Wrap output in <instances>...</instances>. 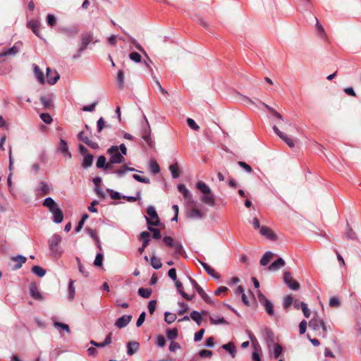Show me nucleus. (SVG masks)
<instances>
[{
	"mask_svg": "<svg viewBox=\"0 0 361 361\" xmlns=\"http://www.w3.org/2000/svg\"><path fill=\"white\" fill-rule=\"evenodd\" d=\"M40 118L47 124H50L53 121L51 116L48 113H42Z\"/></svg>",
	"mask_w": 361,
	"mask_h": 361,
	"instance_id": "61",
	"label": "nucleus"
},
{
	"mask_svg": "<svg viewBox=\"0 0 361 361\" xmlns=\"http://www.w3.org/2000/svg\"><path fill=\"white\" fill-rule=\"evenodd\" d=\"M152 293V289L147 288H140L137 290L138 295L144 298H149L151 296Z\"/></svg>",
	"mask_w": 361,
	"mask_h": 361,
	"instance_id": "39",
	"label": "nucleus"
},
{
	"mask_svg": "<svg viewBox=\"0 0 361 361\" xmlns=\"http://www.w3.org/2000/svg\"><path fill=\"white\" fill-rule=\"evenodd\" d=\"M285 264V261L281 257H279L268 267V269L269 271H276L284 267Z\"/></svg>",
	"mask_w": 361,
	"mask_h": 361,
	"instance_id": "25",
	"label": "nucleus"
},
{
	"mask_svg": "<svg viewBox=\"0 0 361 361\" xmlns=\"http://www.w3.org/2000/svg\"><path fill=\"white\" fill-rule=\"evenodd\" d=\"M329 305L331 307H338L341 305V302L338 298L332 297L329 299Z\"/></svg>",
	"mask_w": 361,
	"mask_h": 361,
	"instance_id": "58",
	"label": "nucleus"
},
{
	"mask_svg": "<svg viewBox=\"0 0 361 361\" xmlns=\"http://www.w3.org/2000/svg\"><path fill=\"white\" fill-rule=\"evenodd\" d=\"M260 104L263 105L274 117L277 118L279 120L283 119L282 115L277 112L274 108L269 106V105L262 102H260Z\"/></svg>",
	"mask_w": 361,
	"mask_h": 361,
	"instance_id": "38",
	"label": "nucleus"
},
{
	"mask_svg": "<svg viewBox=\"0 0 361 361\" xmlns=\"http://www.w3.org/2000/svg\"><path fill=\"white\" fill-rule=\"evenodd\" d=\"M132 316L131 315H123L119 317L115 322V326L118 329H122L126 327L131 321Z\"/></svg>",
	"mask_w": 361,
	"mask_h": 361,
	"instance_id": "18",
	"label": "nucleus"
},
{
	"mask_svg": "<svg viewBox=\"0 0 361 361\" xmlns=\"http://www.w3.org/2000/svg\"><path fill=\"white\" fill-rule=\"evenodd\" d=\"M34 73H35V75L36 78H37L38 81L41 84H44V73L40 70L39 66H37L36 64H34Z\"/></svg>",
	"mask_w": 361,
	"mask_h": 361,
	"instance_id": "35",
	"label": "nucleus"
},
{
	"mask_svg": "<svg viewBox=\"0 0 361 361\" xmlns=\"http://www.w3.org/2000/svg\"><path fill=\"white\" fill-rule=\"evenodd\" d=\"M42 205L47 207L49 212H51L58 207L57 204L51 197H47L44 200Z\"/></svg>",
	"mask_w": 361,
	"mask_h": 361,
	"instance_id": "29",
	"label": "nucleus"
},
{
	"mask_svg": "<svg viewBox=\"0 0 361 361\" xmlns=\"http://www.w3.org/2000/svg\"><path fill=\"white\" fill-rule=\"evenodd\" d=\"M30 295L36 300H42L44 297L38 289L37 284L32 282L29 286Z\"/></svg>",
	"mask_w": 361,
	"mask_h": 361,
	"instance_id": "11",
	"label": "nucleus"
},
{
	"mask_svg": "<svg viewBox=\"0 0 361 361\" xmlns=\"http://www.w3.org/2000/svg\"><path fill=\"white\" fill-rule=\"evenodd\" d=\"M53 214V221L56 224H60L63 221V214L62 210L57 207L54 210L50 212Z\"/></svg>",
	"mask_w": 361,
	"mask_h": 361,
	"instance_id": "22",
	"label": "nucleus"
},
{
	"mask_svg": "<svg viewBox=\"0 0 361 361\" xmlns=\"http://www.w3.org/2000/svg\"><path fill=\"white\" fill-rule=\"evenodd\" d=\"M108 128L109 127V125L106 124V122L104 119L101 117L99 118V120L97 122V130L98 133H100L102 130L104 129V128Z\"/></svg>",
	"mask_w": 361,
	"mask_h": 361,
	"instance_id": "49",
	"label": "nucleus"
},
{
	"mask_svg": "<svg viewBox=\"0 0 361 361\" xmlns=\"http://www.w3.org/2000/svg\"><path fill=\"white\" fill-rule=\"evenodd\" d=\"M178 190L180 192L183 194V198L187 200L188 202H191L192 204H195V201L192 200V195L190 192L189 190H188L185 185L183 184H178Z\"/></svg>",
	"mask_w": 361,
	"mask_h": 361,
	"instance_id": "13",
	"label": "nucleus"
},
{
	"mask_svg": "<svg viewBox=\"0 0 361 361\" xmlns=\"http://www.w3.org/2000/svg\"><path fill=\"white\" fill-rule=\"evenodd\" d=\"M23 47V43L20 41L16 42L13 46L8 49H6L0 53V57L7 56H15L18 54Z\"/></svg>",
	"mask_w": 361,
	"mask_h": 361,
	"instance_id": "10",
	"label": "nucleus"
},
{
	"mask_svg": "<svg viewBox=\"0 0 361 361\" xmlns=\"http://www.w3.org/2000/svg\"><path fill=\"white\" fill-rule=\"evenodd\" d=\"M145 123L142 125L140 135L146 144L150 147H154V141L151 137V128L147 118L145 116Z\"/></svg>",
	"mask_w": 361,
	"mask_h": 361,
	"instance_id": "4",
	"label": "nucleus"
},
{
	"mask_svg": "<svg viewBox=\"0 0 361 361\" xmlns=\"http://www.w3.org/2000/svg\"><path fill=\"white\" fill-rule=\"evenodd\" d=\"M189 280L192 286L194 287V288L195 289V290L197 292V293L205 302L209 305L214 304V302L211 299V298L205 293L203 288L197 283V281L195 279H193L191 277H189Z\"/></svg>",
	"mask_w": 361,
	"mask_h": 361,
	"instance_id": "8",
	"label": "nucleus"
},
{
	"mask_svg": "<svg viewBox=\"0 0 361 361\" xmlns=\"http://www.w3.org/2000/svg\"><path fill=\"white\" fill-rule=\"evenodd\" d=\"M106 157L104 155H101L98 157L96 166L98 169H104L106 164Z\"/></svg>",
	"mask_w": 361,
	"mask_h": 361,
	"instance_id": "54",
	"label": "nucleus"
},
{
	"mask_svg": "<svg viewBox=\"0 0 361 361\" xmlns=\"http://www.w3.org/2000/svg\"><path fill=\"white\" fill-rule=\"evenodd\" d=\"M38 190L41 192L42 195H47L50 192L49 185L45 182H40Z\"/></svg>",
	"mask_w": 361,
	"mask_h": 361,
	"instance_id": "44",
	"label": "nucleus"
},
{
	"mask_svg": "<svg viewBox=\"0 0 361 361\" xmlns=\"http://www.w3.org/2000/svg\"><path fill=\"white\" fill-rule=\"evenodd\" d=\"M60 76L57 72L52 71L50 68H47V80L48 84L53 85L59 79Z\"/></svg>",
	"mask_w": 361,
	"mask_h": 361,
	"instance_id": "17",
	"label": "nucleus"
},
{
	"mask_svg": "<svg viewBox=\"0 0 361 361\" xmlns=\"http://www.w3.org/2000/svg\"><path fill=\"white\" fill-rule=\"evenodd\" d=\"M27 27H29L35 35H36L38 37L42 38L40 35V23L37 20H30L27 23Z\"/></svg>",
	"mask_w": 361,
	"mask_h": 361,
	"instance_id": "16",
	"label": "nucleus"
},
{
	"mask_svg": "<svg viewBox=\"0 0 361 361\" xmlns=\"http://www.w3.org/2000/svg\"><path fill=\"white\" fill-rule=\"evenodd\" d=\"M209 321L210 324L213 325H228L229 324L223 317L219 316H216V317H209Z\"/></svg>",
	"mask_w": 361,
	"mask_h": 361,
	"instance_id": "31",
	"label": "nucleus"
},
{
	"mask_svg": "<svg viewBox=\"0 0 361 361\" xmlns=\"http://www.w3.org/2000/svg\"><path fill=\"white\" fill-rule=\"evenodd\" d=\"M129 58L131 61L135 62V63H140L142 60L141 55L136 51H133L129 54Z\"/></svg>",
	"mask_w": 361,
	"mask_h": 361,
	"instance_id": "53",
	"label": "nucleus"
},
{
	"mask_svg": "<svg viewBox=\"0 0 361 361\" xmlns=\"http://www.w3.org/2000/svg\"><path fill=\"white\" fill-rule=\"evenodd\" d=\"M222 348L226 350L234 358L236 355V348L233 343L229 342L222 345Z\"/></svg>",
	"mask_w": 361,
	"mask_h": 361,
	"instance_id": "28",
	"label": "nucleus"
},
{
	"mask_svg": "<svg viewBox=\"0 0 361 361\" xmlns=\"http://www.w3.org/2000/svg\"><path fill=\"white\" fill-rule=\"evenodd\" d=\"M274 253L270 251L266 252L261 258L259 263L262 266H266L274 257Z\"/></svg>",
	"mask_w": 361,
	"mask_h": 361,
	"instance_id": "34",
	"label": "nucleus"
},
{
	"mask_svg": "<svg viewBox=\"0 0 361 361\" xmlns=\"http://www.w3.org/2000/svg\"><path fill=\"white\" fill-rule=\"evenodd\" d=\"M200 262L208 275L216 279H219L220 278V274L216 272L215 270L213 268H212L208 264L202 261H200Z\"/></svg>",
	"mask_w": 361,
	"mask_h": 361,
	"instance_id": "21",
	"label": "nucleus"
},
{
	"mask_svg": "<svg viewBox=\"0 0 361 361\" xmlns=\"http://www.w3.org/2000/svg\"><path fill=\"white\" fill-rule=\"evenodd\" d=\"M323 322L324 320L319 319V317H313L309 322V326L314 331H318L321 329V326L323 324Z\"/></svg>",
	"mask_w": 361,
	"mask_h": 361,
	"instance_id": "24",
	"label": "nucleus"
},
{
	"mask_svg": "<svg viewBox=\"0 0 361 361\" xmlns=\"http://www.w3.org/2000/svg\"><path fill=\"white\" fill-rule=\"evenodd\" d=\"M40 102L45 109H50L53 106V100L49 97L42 96Z\"/></svg>",
	"mask_w": 361,
	"mask_h": 361,
	"instance_id": "33",
	"label": "nucleus"
},
{
	"mask_svg": "<svg viewBox=\"0 0 361 361\" xmlns=\"http://www.w3.org/2000/svg\"><path fill=\"white\" fill-rule=\"evenodd\" d=\"M47 23L50 27H54L56 24V18L53 14H48L47 16Z\"/></svg>",
	"mask_w": 361,
	"mask_h": 361,
	"instance_id": "59",
	"label": "nucleus"
},
{
	"mask_svg": "<svg viewBox=\"0 0 361 361\" xmlns=\"http://www.w3.org/2000/svg\"><path fill=\"white\" fill-rule=\"evenodd\" d=\"M153 226H148V230L152 233V237L154 239H160L161 237L160 231Z\"/></svg>",
	"mask_w": 361,
	"mask_h": 361,
	"instance_id": "52",
	"label": "nucleus"
},
{
	"mask_svg": "<svg viewBox=\"0 0 361 361\" xmlns=\"http://www.w3.org/2000/svg\"><path fill=\"white\" fill-rule=\"evenodd\" d=\"M283 347L279 343H275L273 349V354L275 358H278L282 353Z\"/></svg>",
	"mask_w": 361,
	"mask_h": 361,
	"instance_id": "50",
	"label": "nucleus"
},
{
	"mask_svg": "<svg viewBox=\"0 0 361 361\" xmlns=\"http://www.w3.org/2000/svg\"><path fill=\"white\" fill-rule=\"evenodd\" d=\"M147 214L149 216H145L147 226H159L160 220L158 214L153 206H149L147 209Z\"/></svg>",
	"mask_w": 361,
	"mask_h": 361,
	"instance_id": "6",
	"label": "nucleus"
},
{
	"mask_svg": "<svg viewBox=\"0 0 361 361\" xmlns=\"http://www.w3.org/2000/svg\"><path fill=\"white\" fill-rule=\"evenodd\" d=\"M61 242V237L57 233L52 235L48 240L49 250H51L52 255L56 258L61 257L63 252V249L60 247Z\"/></svg>",
	"mask_w": 361,
	"mask_h": 361,
	"instance_id": "2",
	"label": "nucleus"
},
{
	"mask_svg": "<svg viewBox=\"0 0 361 361\" xmlns=\"http://www.w3.org/2000/svg\"><path fill=\"white\" fill-rule=\"evenodd\" d=\"M73 283H74V281L71 279L69 281V284H68V299L70 300H73L74 299V297H75V287L73 286Z\"/></svg>",
	"mask_w": 361,
	"mask_h": 361,
	"instance_id": "47",
	"label": "nucleus"
},
{
	"mask_svg": "<svg viewBox=\"0 0 361 361\" xmlns=\"http://www.w3.org/2000/svg\"><path fill=\"white\" fill-rule=\"evenodd\" d=\"M259 233L264 236L268 240L275 241L277 239L276 235L273 232V231L266 226H261L259 229Z\"/></svg>",
	"mask_w": 361,
	"mask_h": 361,
	"instance_id": "12",
	"label": "nucleus"
},
{
	"mask_svg": "<svg viewBox=\"0 0 361 361\" xmlns=\"http://www.w3.org/2000/svg\"><path fill=\"white\" fill-rule=\"evenodd\" d=\"M150 264L155 269H159L162 267L161 259L155 256L151 257Z\"/></svg>",
	"mask_w": 361,
	"mask_h": 361,
	"instance_id": "43",
	"label": "nucleus"
},
{
	"mask_svg": "<svg viewBox=\"0 0 361 361\" xmlns=\"http://www.w3.org/2000/svg\"><path fill=\"white\" fill-rule=\"evenodd\" d=\"M187 216L191 219H201L204 216V214L197 208L193 207L188 210Z\"/></svg>",
	"mask_w": 361,
	"mask_h": 361,
	"instance_id": "20",
	"label": "nucleus"
},
{
	"mask_svg": "<svg viewBox=\"0 0 361 361\" xmlns=\"http://www.w3.org/2000/svg\"><path fill=\"white\" fill-rule=\"evenodd\" d=\"M172 247L174 248L173 257L175 258H178L180 256H182V257L185 256V251L180 242L176 241L173 245V247Z\"/></svg>",
	"mask_w": 361,
	"mask_h": 361,
	"instance_id": "19",
	"label": "nucleus"
},
{
	"mask_svg": "<svg viewBox=\"0 0 361 361\" xmlns=\"http://www.w3.org/2000/svg\"><path fill=\"white\" fill-rule=\"evenodd\" d=\"M139 349V343L135 341L128 342L127 344V353L128 355H133Z\"/></svg>",
	"mask_w": 361,
	"mask_h": 361,
	"instance_id": "30",
	"label": "nucleus"
},
{
	"mask_svg": "<svg viewBox=\"0 0 361 361\" xmlns=\"http://www.w3.org/2000/svg\"><path fill=\"white\" fill-rule=\"evenodd\" d=\"M190 317L195 321L198 326H200L202 322V317L201 314L196 311L193 310L190 312Z\"/></svg>",
	"mask_w": 361,
	"mask_h": 361,
	"instance_id": "36",
	"label": "nucleus"
},
{
	"mask_svg": "<svg viewBox=\"0 0 361 361\" xmlns=\"http://www.w3.org/2000/svg\"><path fill=\"white\" fill-rule=\"evenodd\" d=\"M106 192L109 194L110 197L112 200H117L122 198V196L120 192L114 191L112 189H106Z\"/></svg>",
	"mask_w": 361,
	"mask_h": 361,
	"instance_id": "56",
	"label": "nucleus"
},
{
	"mask_svg": "<svg viewBox=\"0 0 361 361\" xmlns=\"http://www.w3.org/2000/svg\"><path fill=\"white\" fill-rule=\"evenodd\" d=\"M78 25H73L70 27H65L61 29V32L68 37H72L78 35L79 32Z\"/></svg>",
	"mask_w": 361,
	"mask_h": 361,
	"instance_id": "15",
	"label": "nucleus"
},
{
	"mask_svg": "<svg viewBox=\"0 0 361 361\" xmlns=\"http://www.w3.org/2000/svg\"><path fill=\"white\" fill-rule=\"evenodd\" d=\"M196 188L203 194L201 201L210 207H214L216 203L215 199L209 187L204 182L199 180L196 183Z\"/></svg>",
	"mask_w": 361,
	"mask_h": 361,
	"instance_id": "1",
	"label": "nucleus"
},
{
	"mask_svg": "<svg viewBox=\"0 0 361 361\" xmlns=\"http://www.w3.org/2000/svg\"><path fill=\"white\" fill-rule=\"evenodd\" d=\"M163 243H164V245L170 247H173V245L175 243L176 241H174V240L173 239L172 237L171 236H164L163 238Z\"/></svg>",
	"mask_w": 361,
	"mask_h": 361,
	"instance_id": "64",
	"label": "nucleus"
},
{
	"mask_svg": "<svg viewBox=\"0 0 361 361\" xmlns=\"http://www.w3.org/2000/svg\"><path fill=\"white\" fill-rule=\"evenodd\" d=\"M104 256L102 253H97L94 261V265L96 267H102Z\"/></svg>",
	"mask_w": 361,
	"mask_h": 361,
	"instance_id": "63",
	"label": "nucleus"
},
{
	"mask_svg": "<svg viewBox=\"0 0 361 361\" xmlns=\"http://www.w3.org/2000/svg\"><path fill=\"white\" fill-rule=\"evenodd\" d=\"M264 337L267 342L274 343V333L270 329H266L264 330Z\"/></svg>",
	"mask_w": 361,
	"mask_h": 361,
	"instance_id": "57",
	"label": "nucleus"
},
{
	"mask_svg": "<svg viewBox=\"0 0 361 361\" xmlns=\"http://www.w3.org/2000/svg\"><path fill=\"white\" fill-rule=\"evenodd\" d=\"M149 169L154 175L160 171V167L155 160H151L149 161Z\"/></svg>",
	"mask_w": 361,
	"mask_h": 361,
	"instance_id": "40",
	"label": "nucleus"
},
{
	"mask_svg": "<svg viewBox=\"0 0 361 361\" xmlns=\"http://www.w3.org/2000/svg\"><path fill=\"white\" fill-rule=\"evenodd\" d=\"M164 319L167 324H170L176 319V315L175 314L166 312L164 313Z\"/></svg>",
	"mask_w": 361,
	"mask_h": 361,
	"instance_id": "51",
	"label": "nucleus"
},
{
	"mask_svg": "<svg viewBox=\"0 0 361 361\" xmlns=\"http://www.w3.org/2000/svg\"><path fill=\"white\" fill-rule=\"evenodd\" d=\"M123 33L128 37L129 41L134 45L135 48L139 50L140 52L147 55L145 50L142 47V45L133 37H131L128 33H127L125 30H123Z\"/></svg>",
	"mask_w": 361,
	"mask_h": 361,
	"instance_id": "27",
	"label": "nucleus"
},
{
	"mask_svg": "<svg viewBox=\"0 0 361 361\" xmlns=\"http://www.w3.org/2000/svg\"><path fill=\"white\" fill-rule=\"evenodd\" d=\"M169 169L171 172V175L173 178H177L179 177V176H180L179 166L177 163L171 164L169 166Z\"/></svg>",
	"mask_w": 361,
	"mask_h": 361,
	"instance_id": "46",
	"label": "nucleus"
},
{
	"mask_svg": "<svg viewBox=\"0 0 361 361\" xmlns=\"http://www.w3.org/2000/svg\"><path fill=\"white\" fill-rule=\"evenodd\" d=\"M93 158V155L90 153L85 154L82 159V166L85 169L90 167L92 165Z\"/></svg>",
	"mask_w": 361,
	"mask_h": 361,
	"instance_id": "32",
	"label": "nucleus"
},
{
	"mask_svg": "<svg viewBox=\"0 0 361 361\" xmlns=\"http://www.w3.org/2000/svg\"><path fill=\"white\" fill-rule=\"evenodd\" d=\"M283 281L288 288L293 290H298L300 289V283L294 280L289 271H285L283 274Z\"/></svg>",
	"mask_w": 361,
	"mask_h": 361,
	"instance_id": "9",
	"label": "nucleus"
},
{
	"mask_svg": "<svg viewBox=\"0 0 361 361\" xmlns=\"http://www.w3.org/2000/svg\"><path fill=\"white\" fill-rule=\"evenodd\" d=\"M116 81L121 90L124 88V73L122 70H119L117 73Z\"/></svg>",
	"mask_w": 361,
	"mask_h": 361,
	"instance_id": "42",
	"label": "nucleus"
},
{
	"mask_svg": "<svg viewBox=\"0 0 361 361\" xmlns=\"http://www.w3.org/2000/svg\"><path fill=\"white\" fill-rule=\"evenodd\" d=\"M31 271L39 277H43L46 274V270L39 266H33Z\"/></svg>",
	"mask_w": 361,
	"mask_h": 361,
	"instance_id": "45",
	"label": "nucleus"
},
{
	"mask_svg": "<svg viewBox=\"0 0 361 361\" xmlns=\"http://www.w3.org/2000/svg\"><path fill=\"white\" fill-rule=\"evenodd\" d=\"M93 34L90 32H85L81 35V44L76 53L73 56V59H77L87 48V46L92 42Z\"/></svg>",
	"mask_w": 361,
	"mask_h": 361,
	"instance_id": "3",
	"label": "nucleus"
},
{
	"mask_svg": "<svg viewBox=\"0 0 361 361\" xmlns=\"http://www.w3.org/2000/svg\"><path fill=\"white\" fill-rule=\"evenodd\" d=\"M166 334L167 336V338L169 340H171V341L177 338L178 336V329L176 328L167 329Z\"/></svg>",
	"mask_w": 361,
	"mask_h": 361,
	"instance_id": "41",
	"label": "nucleus"
},
{
	"mask_svg": "<svg viewBox=\"0 0 361 361\" xmlns=\"http://www.w3.org/2000/svg\"><path fill=\"white\" fill-rule=\"evenodd\" d=\"M257 297L260 304L264 307L267 313L271 317L274 316L275 312L271 302L268 300L260 290L257 292Z\"/></svg>",
	"mask_w": 361,
	"mask_h": 361,
	"instance_id": "7",
	"label": "nucleus"
},
{
	"mask_svg": "<svg viewBox=\"0 0 361 361\" xmlns=\"http://www.w3.org/2000/svg\"><path fill=\"white\" fill-rule=\"evenodd\" d=\"M300 308L302 309L304 316L306 318H309L311 312L310 309L307 307V305L305 302H300Z\"/></svg>",
	"mask_w": 361,
	"mask_h": 361,
	"instance_id": "60",
	"label": "nucleus"
},
{
	"mask_svg": "<svg viewBox=\"0 0 361 361\" xmlns=\"http://www.w3.org/2000/svg\"><path fill=\"white\" fill-rule=\"evenodd\" d=\"M175 286L177 288L178 292L182 295L183 298H184L187 300H192L193 298L195 297V295H190L188 293H186L183 290L182 283L179 281H176L175 283Z\"/></svg>",
	"mask_w": 361,
	"mask_h": 361,
	"instance_id": "23",
	"label": "nucleus"
},
{
	"mask_svg": "<svg viewBox=\"0 0 361 361\" xmlns=\"http://www.w3.org/2000/svg\"><path fill=\"white\" fill-rule=\"evenodd\" d=\"M11 259L17 262L13 267L14 270L20 269L23 264L25 263L27 261V258L23 255H17L16 257H13Z\"/></svg>",
	"mask_w": 361,
	"mask_h": 361,
	"instance_id": "26",
	"label": "nucleus"
},
{
	"mask_svg": "<svg viewBox=\"0 0 361 361\" xmlns=\"http://www.w3.org/2000/svg\"><path fill=\"white\" fill-rule=\"evenodd\" d=\"M260 104L263 105L274 117L277 118L279 120L283 119L282 115L277 112L274 108L269 106V105L262 102H260Z\"/></svg>",
	"mask_w": 361,
	"mask_h": 361,
	"instance_id": "37",
	"label": "nucleus"
},
{
	"mask_svg": "<svg viewBox=\"0 0 361 361\" xmlns=\"http://www.w3.org/2000/svg\"><path fill=\"white\" fill-rule=\"evenodd\" d=\"M293 302V298L291 295H286L283 301V307L285 310H287Z\"/></svg>",
	"mask_w": 361,
	"mask_h": 361,
	"instance_id": "48",
	"label": "nucleus"
},
{
	"mask_svg": "<svg viewBox=\"0 0 361 361\" xmlns=\"http://www.w3.org/2000/svg\"><path fill=\"white\" fill-rule=\"evenodd\" d=\"M348 230L345 233V237L348 239L354 240L356 238V234L353 230L350 227L349 224L347 222Z\"/></svg>",
	"mask_w": 361,
	"mask_h": 361,
	"instance_id": "55",
	"label": "nucleus"
},
{
	"mask_svg": "<svg viewBox=\"0 0 361 361\" xmlns=\"http://www.w3.org/2000/svg\"><path fill=\"white\" fill-rule=\"evenodd\" d=\"M57 151L62 153L66 157L71 158L72 156L68 149L67 142L61 138L60 139L59 144L57 147Z\"/></svg>",
	"mask_w": 361,
	"mask_h": 361,
	"instance_id": "14",
	"label": "nucleus"
},
{
	"mask_svg": "<svg viewBox=\"0 0 361 361\" xmlns=\"http://www.w3.org/2000/svg\"><path fill=\"white\" fill-rule=\"evenodd\" d=\"M106 154L109 156V162L111 164H121L125 161L124 157H123V154H121L118 151V147L116 145L110 147L107 149Z\"/></svg>",
	"mask_w": 361,
	"mask_h": 361,
	"instance_id": "5",
	"label": "nucleus"
},
{
	"mask_svg": "<svg viewBox=\"0 0 361 361\" xmlns=\"http://www.w3.org/2000/svg\"><path fill=\"white\" fill-rule=\"evenodd\" d=\"M54 326L56 328H61V329H62L63 330L66 331L67 333H70L71 332L69 326L68 324H63V323H61V322H55L54 323Z\"/></svg>",
	"mask_w": 361,
	"mask_h": 361,
	"instance_id": "62",
	"label": "nucleus"
}]
</instances>
